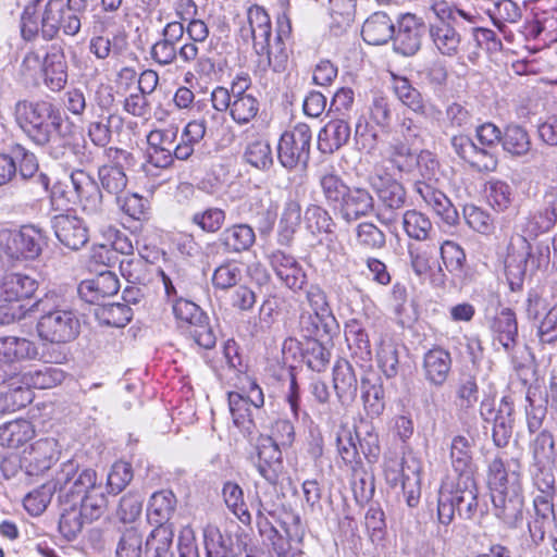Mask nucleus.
Listing matches in <instances>:
<instances>
[{
  "instance_id": "49",
  "label": "nucleus",
  "mask_w": 557,
  "mask_h": 557,
  "mask_svg": "<svg viewBox=\"0 0 557 557\" xmlns=\"http://www.w3.org/2000/svg\"><path fill=\"white\" fill-rule=\"evenodd\" d=\"M376 359L386 377L392 379L397 375L399 369L398 349L387 335H380Z\"/></svg>"
},
{
  "instance_id": "11",
  "label": "nucleus",
  "mask_w": 557,
  "mask_h": 557,
  "mask_svg": "<svg viewBox=\"0 0 557 557\" xmlns=\"http://www.w3.org/2000/svg\"><path fill=\"white\" fill-rule=\"evenodd\" d=\"M311 138V129L305 123L285 131L277 145V158L282 166L293 170L299 164L306 165L310 158Z\"/></svg>"
},
{
  "instance_id": "19",
  "label": "nucleus",
  "mask_w": 557,
  "mask_h": 557,
  "mask_svg": "<svg viewBox=\"0 0 557 557\" xmlns=\"http://www.w3.org/2000/svg\"><path fill=\"white\" fill-rule=\"evenodd\" d=\"M269 261L278 280L286 287L300 290L306 285V272L294 256L274 250L269 255Z\"/></svg>"
},
{
  "instance_id": "21",
  "label": "nucleus",
  "mask_w": 557,
  "mask_h": 557,
  "mask_svg": "<svg viewBox=\"0 0 557 557\" xmlns=\"http://www.w3.org/2000/svg\"><path fill=\"white\" fill-rule=\"evenodd\" d=\"M416 152L409 145L395 140L391 143L382 153V160L374 163V165H382L386 168L387 175L394 177L395 173L399 174H413V164H417Z\"/></svg>"
},
{
  "instance_id": "4",
  "label": "nucleus",
  "mask_w": 557,
  "mask_h": 557,
  "mask_svg": "<svg viewBox=\"0 0 557 557\" xmlns=\"http://www.w3.org/2000/svg\"><path fill=\"white\" fill-rule=\"evenodd\" d=\"M88 0H48L41 14V36L46 40L57 37L59 32L76 36L82 28V16Z\"/></svg>"
},
{
  "instance_id": "2",
  "label": "nucleus",
  "mask_w": 557,
  "mask_h": 557,
  "mask_svg": "<svg viewBox=\"0 0 557 557\" xmlns=\"http://www.w3.org/2000/svg\"><path fill=\"white\" fill-rule=\"evenodd\" d=\"M15 121L37 145L44 146L62 124L61 111L51 102L20 100L14 107Z\"/></svg>"
},
{
  "instance_id": "42",
  "label": "nucleus",
  "mask_w": 557,
  "mask_h": 557,
  "mask_svg": "<svg viewBox=\"0 0 557 557\" xmlns=\"http://www.w3.org/2000/svg\"><path fill=\"white\" fill-rule=\"evenodd\" d=\"M318 180L326 203L337 208L349 186L333 168L320 171Z\"/></svg>"
},
{
  "instance_id": "54",
  "label": "nucleus",
  "mask_w": 557,
  "mask_h": 557,
  "mask_svg": "<svg viewBox=\"0 0 557 557\" xmlns=\"http://www.w3.org/2000/svg\"><path fill=\"white\" fill-rule=\"evenodd\" d=\"M172 541L171 528H154L146 540V554L149 557H174Z\"/></svg>"
},
{
  "instance_id": "43",
  "label": "nucleus",
  "mask_w": 557,
  "mask_h": 557,
  "mask_svg": "<svg viewBox=\"0 0 557 557\" xmlns=\"http://www.w3.org/2000/svg\"><path fill=\"white\" fill-rule=\"evenodd\" d=\"M356 0H330V28L335 35L346 32L356 15Z\"/></svg>"
},
{
  "instance_id": "5",
  "label": "nucleus",
  "mask_w": 557,
  "mask_h": 557,
  "mask_svg": "<svg viewBox=\"0 0 557 557\" xmlns=\"http://www.w3.org/2000/svg\"><path fill=\"white\" fill-rule=\"evenodd\" d=\"M38 288L37 281L23 273H9L0 277V324H11L23 319L27 308L23 300L30 298Z\"/></svg>"
},
{
  "instance_id": "57",
  "label": "nucleus",
  "mask_w": 557,
  "mask_h": 557,
  "mask_svg": "<svg viewBox=\"0 0 557 557\" xmlns=\"http://www.w3.org/2000/svg\"><path fill=\"white\" fill-rule=\"evenodd\" d=\"M207 557H233L231 539L215 527H208L203 533Z\"/></svg>"
},
{
  "instance_id": "16",
  "label": "nucleus",
  "mask_w": 557,
  "mask_h": 557,
  "mask_svg": "<svg viewBox=\"0 0 557 557\" xmlns=\"http://www.w3.org/2000/svg\"><path fill=\"white\" fill-rule=\"evenodd\" d=\"M52 227L59 242L72 250H79L88 243V227L76 215L58 214L52 220Z\"/></svg>"
},
{
  "instance_id": "26",
  "label": "nucleus",
  "mask_w": 557,
  "mask_h": 557,
  "mask_svg": "<svg viewBox=\"0 0 557 557\" xmlns=\"http://www.w3.org/2000/svg\"><path fill=\"white\" fill-rule=\"evenodd\" d=\"M120 284L116 275L110 271L102 272L96 277L85 280L78 285L79 297L89 304H99L104 298L119 292Z\"/></svg>"
},
{
  "instance_id": "31",
  "label": "nucleus",
  "mask_w": 557,
  "mask_h": 557,
  "mask_svg": "<svg viewBox=\"0 0 557 557\" xmlns=\"http://www.w3.org/2000/svg\"><path fill=\"white\" fill-rule=\"evenodd\" d=\"M429 36L435 49L444 57H457L461 50V35L450 23L434 22L429 26Z\"/></svg>"
},
{
  "instance_id": "44",
  "label": "nucleus",
  "mask_w": 557,
  "mask_h": 557,
  "mask_svg": "<svg viewBox=\"0 0 557 557\" xmlns=\"http://www.w3.org/2000/svg\"><path fill=\"white\" fill-rule=\"evenodd\" d=\"M77 504H79L78 509L87 522L99 519L108 507V498L104 495L101 482L78 498Z\"/></svg>"
},
{
  "instance_id": "20",
  "label": "nucleus",
  "mask_w": 557,
  "mask_h": 557,
  "mask_svg": "<svg viewBox=\"0 0 557 557\" xmlns=\"http://www.w3.org/2000/svg\"><path fill=\"white\" fill-rule=\"evenodd\" d=\"M70 180L83 210L90 215L100 213L102 195L96 181L83 170L72 172Z\"/></svg>"
},
{
  "instance_id": "24",
  "label": "nucleus",
  "mask_w": 557,
  "mask_h": 557,
  "mask_svg": "<svg viewBox=\"0 0 557 557\" xmlns=\"http://www.w3.org/2000/svg\"><path fill=\"white\" fill-rule=\"evenodd\" d=\"M58 442L54 438H40L24 450L23 461L30 474H39L58 459Z\"/></svg>"
},
{
  "instance_id": "58",
  "label": "nucleus",
  "mask_w": 557,
  "mask_h": 557,
  "mask_svg": "<svg viewBox=\"0 0 557 557\" xmlns=\"http://www.w3.org/2000/svg\"><path fill=\"white\" fill-rule=\"evenodd\" d=\"M25 379L27 384L34 388L46 389L61 384L65 379V374L60 368L45 366L41 369L28 372Z\"/></svg>"
},
{
  "instance_id": "8",
  "label": "nucleus",
  "mask_w": 557,
  "mask_h": 557,
  "mask_svg": "<svg viewBox=\"0 0 557 557\" xmlns=\"http://www.w3.org/2000/svg\"><path fill=\"white\" fill-rule=\"evenodd\" d=\"M184 34L183 23L177 21L166 23L161 38L150 49L151 59L161 66L172 65L177 59L184 63L195 61L198 57V47L195 44H184L177 47Z\"/></svg>"
},
{
  "instance_id": "50",
  "label": "nucleus",
  "mask_w": 557,
  "mask_h": 557,
  "mask_svg": "<svg viewBox=\"0 0 557 557\" xmlns=\"http://www.w3.org/2000/svg\"><path fill=\"white\" fill-rule=\"evenodd\" d=\"M226 213L218 207H208L190 215V223L207 234L218 233L224 225Z\"/></svg>"
},
{
  "instance_id": "56",
  "label": "nucleus",
  "mask_w": 557,
  "mask_h": 557,
  "mask_svg": "<svg viewBox=\"0 0 557 557\" xmlns=\"http://www.w3.org/2000/svg\"><path fill=\"white\" fill-rule=\"evenodd\" d=\"M394 91L397 98L412 111L419 114H425L426 108L423 102L422 96L418 89L411 86L409 81L405 77L394 78Z\"/></svg>"
},
{
  "instance_id": "38",
  "label": "nucleus",
  "mask_w": 557,
  "mask_h": 557,
  "mask_svg": "<svg viewBox=\"0 0 557 557\" xmlns=\"http://www.w3.org/2000/svg\"><path fill=\"white\" fill-rule=\"evenodd\" d=\"M36 355L35 345L26 338L0 337V363L4 366L11 367L15 362L34 358Z\"/></svg>"
},
{
  "instance_id": "29",
  "label": "nucleus",
  "mask_w": 557,
  "mask_h": 557,
  "mask_svg": "<svg viewBox=\"0 0 557 557\" xmlns=\"http://www.w3.org/2000/svg\"><path fill=\"white\" fill-rule=\"evenodd\" d=\"M350 138L349 123L343 117L329 121L318 134V148L324 154H332Z\"/></svg>"
},
{
  "instance_id": "47",
  "label": "nucleus",
  "mask_w": 557,
  "mask_h": 557,
  "mask_svg": "<svg viewBox=\"0 0 557 557\" xmlns=\"http://www.w3.org/2000/svg\"><path fill=\"white\" fill-rule=\"evenodd\" d=\"M97 320L108 326L124 327L132 320V309L126 304H101L95 309Z\"/></svg>"
},
{
  "instance_id": "28",
  "label": "nucleus",
  "mask_w": 557,
  "mask_h": 557,
  "mask_svg": "<svg viewBox=\"0 0 557 557\" xmlns=\"http://www.w3.org/2000/svg\"><path fill=\"white\" fill-rule=\"evenodd\" d=\"M450 352L442 347L428 350L423 357V372L425 380L433 386H442L451 369Z\"/></svg>"
},
{
  "instance_id": "46",
  "label": "nucleus",
  "mask_w": 557,
  "mask_h": 557,
  "mask_svg": "<svg viewBox=\"0 0 557 557\" xmlns=\"http://www.w3.org/2000/svg\"><path fill=\"white\" fill-rule=\"evenodd\" d=\"M222 496L230 511L245 525L251 523V515L244 499L243 488L235 482L227 481L222 488Z\"/></svg>"
},
{
  "instance_id": "37",
  "label": "nucleus",
  "mask_w": 557,
  "mask_h": 557,
  "mask_svg": "<svg viewBox=\"0 0 557 557\" xmlns=\"http://www.w3.org/2000/svg\"><path fill=\"white\" fill-rule=\"evenodd\" d=\"M256 242L253 228L248 224H234L226 227L219 236V244L227 252L248 250Z\"/></svg>"
},
{
  "instance_id": "7",
  "label": "nucleus",
  "mask_w": 557,
  "mask_h": 557,
  "mask_svg": "<svg viewBox=\"0 0 557 557\" xmlns=\"http://www.w3.org/2000/svg\"><path fill=\"white\" fill-rule=\"evenodd\" d=\"M37 306L42 311L37 322L38 336L52 344H65L79 334L81 323L76 313L66 307H50L48 299L39 300Z\"/></svg>"
},
{
  "instance_id": "63",
  "label": "nucleus",
  "mask_w": 557,
  "mask_h": 557,
  "mask_svg": "<svg viewBox=\"0 0 557 557\" xmlns=\"http://www.w3.org/2000/svg\"><path fill=\"white\" fill-rule=\"evenodd\" d=\"M556 221V208L548 206L527 220L524 232L528 233L529 236H537L540 233L548 232L555 225Z\"/></svg>"
},
{
  "instance_id": "10",
  "label": "nucleus",
  "mask_w": 557,
  "mask_h": 557,
  "mask_svg": "<svg viewBox=\"0 0 557 557\" xmlns=\"http://www.w3.org/2000/svg\"><path fill=\"white\" fill-rule=\"evenodd\" d=\"M370 183L381 206L377 219L385 224L394 222L396 212L403 209L406 202L404 186L395 177L387 175L386 168L382 165H373Z\"/></svg>"
},
{
  "instance_id": "32",
  "label": "nucleus",
  "mask_w": 557,
  "mask_h": 557,
  "mask_svg": "<svg viewBox=\"0 0 557 557\" xmlns=\"http://www.w3.org/2000/svg\"><path fill=\"white\" fill-rule=\"evenodd\" d=\"M518 244L522 250L518 264H513V262L516 261L513 255H509L508 259L506 260V271L509 276L512 275L521 278L524 275L525 270L529 265L535 269L541 267L543 263L548 262L549 247L547 245H539L536 247L540 256L535 260L532 253L530 243L525 239V237H519Z\"/></svg>"
},
{
  "instance_id": "12",
  "label": "nucleus",
  "mask_w": 557,
  "mask_h": 557,
  "mask_svg": "<svg viewBox=\"0 0 557 557\" xmlns=\"http://www.w3.org/2000/svg\"><path fill=\"white\" fill-rule=\"evenodd\" d=\"M45 245L42 233L34 226H23L20 231L0 232V246L12 259H35Z\"/></svg>"
},
{
  "instance_id": "22",
  "label": "nucleus",
  "mask_w": 557,
  "mask_h": 557,
  "mask_svg": "<svg viewBox=\"0 0 557 557\" xmlns=\"http://www.w3.org/2000/svg\"><path fill=\"white\" fill-rule=\"evenodd\" d=\"M248 32L252 39V47L258 58L269 50L272 36L271 18L263 7L252 4L247 10Z\"/></svg>"
},
{
  "instance_id": "25",
  "label": "nucleus",
  "mask_w": 557,
  "mask_h": 557,
  "mask_svg": "<svg viewBox=\"0 0 557 557\" xmlns=\"http://www.w3.org/2000/svg\"><path fill=\"white\" fill-rule=\"evenodd\" d=\"M337 208L341 216L351 223L373 211L374 199L366 188L348 187V193H345Z\"/></svg>"
},
{
  "instance_id": "30",
  "label": "nucleus",
  "mask_w": 557,
  "mask_h": 557,
  "mask_svg": "<svg viewBox=\"0 0 557 557\" xmlns=\"http://www.w3.org/2000/svg\"><path fill=\"white\" fill-rule=\"evenodd\" d=\"M494 515L506 525L515 528L522 519L523 497L521 491L493 492Z\"/></svg>"
},
{
  "instance_id": "36",
  "label": "nucleus",
  "mask_w": 557,
  "mask_h": 557,
  "mask_svg": "<svg viewBox=\"0 0 557 557\" xmlns=\"http://www.w3.org/2000/svg\"><path fill=\"white\" fill-rule=\"evenodd\" d=\"M42 71L47 85L52 90L62 89L67 82V65L63 51L52 47L44 59Z\"/></svg>"
},
{
  "instance_id": "59",
  "label": "nucleus",
  "mask_w": 557,
  "mask_h": 557,
  "mask_svg": "<svg viewBox=\"0 0 557 557\" xmlns=\"http://www.w3.org/2000/svg\"><path fill=\"white\" fill-rule=\"evenodd\" d=\"M69 508H65L60 517L59 530L61 534L69 541L74 540L83 530L86 519L79 511L77 504L67 503Z\"/></svg>"
},
{
  "instance_id": "35",
  "label": "nucleus",
  "mask_w": 557,
  "mask_h": 557,
  "mask_svg": "<svg viewBox=\"0 0 557 557\" xmlns=\"http://www.w3.org/2000/svg\"><path fill=\"white\" fill-rule=\"evenodd\" d=\"M395 34V25L389 16L383 12H375L369 16L361 29L363 40L373 46L386 44L393 39Z\"/></svg>"
},
{
  "instance_id": "40",
  "label": "nucleus",
  "mask_w": 557,
  "mask_h": 557,
  "mask_svg": "<svg viewBox=\"0 0 557 557\" xmlns=\"http://www.w3.org/2000/svg\"><path fill=\"white\" fill-rule=\"evenodd\" d=\"M486 13L493 25L499 32L505 33L507 24H516L521 21L523 8L513 0H495Z\"/></svg>"
},
{
  "instance_id": "64",
  "label": "nucleus",
  "mask_w": 557,
  "mask_h": 557,
  "mask_svg": "<svg viewBox=\"0 0 557 557\" xmlns=\"http://www.w3.org/2000/svg\"><path fill=\"white\" fill-rule=\"evenodd\" d=\"M143 535L135 529H126L117 543L116 557H141Z\"/></svg>"
},
{
  "instance_id": "60",
  "label": "nucleus",
  "mask_w": 557,
  "mask_h": 557,
  "mask_svg": "<svg viewBox=\"0 0 557 557\" xmlns=\"http://www.w3.org/2000/svg\"><path fill=\"white\" fill-rule=\"evenodd\" d=\"M306 228L312 233H331L333 221L330 213L319 205H309L304 216Z\"/></svg>"
},
{
  "instance_id": "61",
  "label": "nucleus",
  "mask_w": 557,
  "mask_h": 557,
  "mask_svg": "<svg viewBox=\"0 0 557 557\" xmlns=\"http://www.w3.org/2000/svg\"><path fill=\"white\" fill-rule=\"evenodd\" d=\"M228 407L234 424L237 428L249 430L252 424L250 405L243 393H228Z\"/></svg>"
},
{
  "instance_id": "18",
  "label": "nucleus",
  "mask_w": 557,
  "mask_h": 557,
  "mask_svg": "<svg viewBox=\"0 0 557 557\" xmlns=\"http://www.w3.org/2000/svg\"><path fill=\"white\" fill-rule=\"evenodd\" d=\"M106 153L108 159L114 161L115 163L104 164L99 168V181L102 188L109 194L115 195L117 202H120V195L127 186V176L123 168L117 163L121 159L126 160L129 157V153L119 148H109Z\"/></svg>"
},
{
  "instance_id": "62",
  "label": "nucleus",
  "mask_w": 557,
  "mask_h": 557,
  "mask_svg": "<svg viewBox=\"0 0 557 557\" xmlns=\"http://www.w3.org/2000/svg\"><path fill=\"white\" fill-rule=\"evenodd\" d=\"M259 112V101L252 96H240L237 99H233V103L230 110L232 119L237 124H247L256 117Z\"/></svg>"
},
{
  "instance_id": "52",
  "label": "nucleus",
  "mask_w": 557,
  "mask_h": 557,
  "mask_svg": "<svg viewBox=\"0 0 557 557\" xmlns=\"http://www.w3.org/2000/svg\"><path fill=\"white\" fill-rule=\"evenodd\" d=\"M505 151L512 156H524L531 149V140L528 132L519 125H508L502 137Z\"/></svg>"
},
{
  "instance_id": "53",
  "label": "nucleus",
  "mask_w": 557,
  "mask_h": 557,
  "mask_svg": "<svg viewBox=\"0 0 557 557\" xmlns=\"http://www.w3.org/2000/svg\"><path fill=\"white\" fill-rule=\"evenodd\" d=\"M403 227L406 234L416 240L429 239L433 231L430 219L417 210H407L404 213Z\"/></svg>"
},
{
  "instance_id": "6",
  "label": "nucleus",
  "mask_w": 557,
  "mask_h": 557,
  "mask_svg": "<svg viewBox=\"0 0 557 557\" xmlns=\"http://www.w3.org/2000/svg\"><path fill=\"white\" fill-rule=\"evenodd\" d=\"M292 33L290 22L286 15L277 18V28L274 45L269 42V50L261 58H257L253 76L263 88L274 87L278 76L287 70L288 52L285 39Z\"/></svg>"
},
{
  "instance_id": "45",
  "label": "nucleus",
  "mask_w": 557,
  "mask_h": 557,
  "mask_svg": "<svg viewBox=\"0 0 557 557\" xmlns=\"http://www.w3.org/2000/svg\"><path fill=\"white\" fill-rule=\"evenodd\" d=\"M301 220V206L295 199L285 202L278 223L277 240L281 245H288L298 228Z\"/></svg>"
},
{
  "instance_id": "14",
  "label": "nucleus",
  "mask_w": 557,
  "mask_h": 557,
  "mask_svg": "<svg viewBox=\"0 0 557 557\" xmlns=\"http://www.w3.org/2000/svg\"><path fill=\"white\" fill-rule=\"evenodd\" d=\"M527 317L539 321L537 336L542 344L557 341V302L547 309L546 301L536 293H530L527 299Z\"/></svg>"
},
{
  "instance_id": "15",
  "label": "nucleus",
  "mask_w": 557,
  "mask_h": 557,
  "mask_svg": "<svg viewBox=\"0 0 557 557\" xmlns=\"http://www.w3.org/2000/svg\"><path fill=\"white\" fill-rule=\"evenodd\" d=\"M425 30L423 21L414 14L406 13L398 20V29L393 36L394 49L403 55H413L420 48Z\"/></svg>"
},
{
  "instance_id": "34",
  "label": "nucleus",
  "mask_w": 557,
  "mask_h": 557,
  "mask_svg": "<svg viewBox=\"0 0 557 557\" xmlns=\"http://www.w3.org/2000/svg\"><path fill=\"white\" fill-rule=\"evenodd\" d=\"M176 497L170 490L154 492L147 506V517L156 528H170L166 522L172 518L176 508Z\"/></svg>"
},
{
  "instance_id": "9",
  "label": "nucleus",
  "mask_w": 557,
  "mask_h": 557,
  "mask_svg": "<svg viewBox=\"0 0 557 557\" xmlns=\"http://www.w3.org/2000/svg\"><path fill=\"white\" fill-rule=\"evenodd\" d=\"M52 490L58 493L61 503L77 504V499L95 487L99 481L95 470L81 469L74 460L63 462L57 470Z\"/></svg>"
},
{
  "instance_id": "23",
  "label": "nucleus",
  "mask_w": 557,
  "mask_h": 557,
  "mask_svg": "<svg viewBox=\"0 0 557 557\" xmlns=\"http://www.w3.org/2000/svg\"><path fill=\"white\" fill-rule=\"evenodd\" d=\"M256 467L267 482L272 485L278 482L283 472L282 453L278 444L271 437L262 440L259 444Z\"/></svg>"
},
{
  "instance_id": "1",
  "label": "nucleus",
  "mask_w": 557,
  "mask_h": 557,
  "mask_svg": "<svg viewBox=\"0 0 557 557\" xmlns=\"http://www.w3.org/2000/svg\"><path fill=\"white\" fill-rule=\"evenodd\" d=\"M453 467L459 474L456 479L442 483L437 497V522L447 528L454 520L455 512L463 519H472L478 510V490L468 468L472 460L470 441L457 435L450 444Z\"/></svg>"
},
{
  "instance_id": "51",
  "label": "nucleus",
  "mask_w": 557,
  "mask_h": 557,
  "mask_svg": "<svg viewBox=\"0 0 557 557\" xmlns=\"http://www.w3.org/2000/svg\"><path fill=\"white\" fill-rule=\"evenodd\" d=\"M346 341L350 349L360 357L361 360L371 359V344L369 335L358 320H350L345 327Z\"/></svg>"
},
{
  "instance_id": "39",
  "label": "nucleus",
  "mask_w": 557,
  "mask_h": 557,
  "mask_svg": "<svg viewBox=\"0 0 557 557\" xmlns=\"http://www.w3.org/2000/svg\"><path fill=\"white\" fill-rule=\"evenodd\" d=\"M360 387L367 414L371 418L381 416L385 409V397L380 377L375 375L362 376Z\"/></svg>"
},
{
  "instance_id": "3",
  "label": "nucleus",
  "mask_w": 557,
  "mask_h": 557,
  "mask_svg": "<svg viewBox=\"0 0 557 557\" xmlns=\"http://www.w3.org/2000/svg\"><path fill=\"white\" fill-rule=\"evenodd\" d=\"M417 164H413L414 191L421 197L424 203L431 208L448 225L457 224L459 215L450 200L441 190L433 187L430 182L435 177L438 162L434 156L426 150L416 154Z\"/></svg>"
},
{
  "instance_id": "13",
  "label": "nucleus",
  "mask_w": 557,
  "mask_h": 557,
  "mask_svg": "<svg viewBox=\"0 0 557 557\" xmlns=\"http://www.w3.org/2000/svg\"><path fill=\"white\" fill-rule=\"evenodd\" d=\"M482 419L492 423V437L497 447L508 445L513 430V405L508 397H503L497 409L494 400L484 399L480 406Z\"/></svg>"
},
{
  "instance_id": "48",
  "label": "nucleus",
  "mask_w": 557,
  "mask_h": 557,
  "mask_svg": "<svg viewBox=\"0 0 557 557\" xmlns=\"http://www.w3.org/2000/svg\"><path fill=\"white\" fill-rule=\"evenodd\" d=\"M244 159L258 170H268L273 164L272 150L269 141L257 136L247 143Z\"/></svg>"
},
{
  "instance_id": "33",
  "label": "nucleus",
  "mask_w": 557,
  "mask_h": 557,
  "mask_svg": "<svg viewBox=\"0 0 557 557\" xmlns=\"http://www.w3.org/2000/svg\"><path fill=\"white\" fill-rule=\"evenodd\" d=\"M333 384L342 404L348 405L355 400L358 391V379L349 361L342 359L335 363Z\"/></svg>"
},
{
  "instance_id": "41",
  "label": "nucleus",
  "mask_w": 557,
  "mask_h": 557,
  "mask_svg": "<svg viewBox=\"0 0 557 557\" xmlns=\"http://www.w3.org/2000/svg\"><path fill=\"white\" fill-rule=\"evenodd\" d=\"M35 435L33 424L24 419H17L0 425V445L8 448H18Z\"/></svg>"
},
{
  "instance_id": "55",
  "label": "nucleus",
  "mask_w": 557,
  "mask_h": 557,
  "mask_svg": "<svg viewBox=\"0 0 557 557\" xmlns=\"http://www.w3.org/2000/svg\"><path fill=\"white\" fill-rule=\"evenodd\" d=\"M306 299L311 309V313H315L322 324L326 325L327 322H335L332 309L329 305L326 294L318 285H310L306 292Z\"/></svg>"
},
{
  "instance_id": "17",
  "label": "nucleus",
  "mask_w": 557,
  "mask_h": 557,
  "mask_svg": "<svg viewBox=\"0 0 557 557\" xmlns=\"http://www.w3.org/2000/svg\"><path fill=\"white\" fill-rule=\"evenodd\" d=\"M520 470L521 465L518 459H511L505 465L500 458H495L488 467V484L492 493L521 491Z\"/></svg>"
},
{
  "instance_id": "27",
  "label": "nucleus",
  "mask_w": 557,
  "mask_h": 557,
  "mask_svg": "<svg viewBox=\"0 0 557 557\" xmlns=\"http://www.w3.org/2000/svg\"><path fill=\"white\" fill-rule=\"evenodd\" d=\"M490 330L494 344L498 343L507 351H511L518 343V322L516 313L509 309H502L490 322Z\"/></svg>"
}]
</instances>
